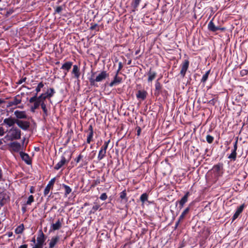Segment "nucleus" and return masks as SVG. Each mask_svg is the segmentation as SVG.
Wrapping results in <instances>:
<instances>
[{"instance_id": "1", "label": "nucleus", "mask_w": 248, "mask_h": 248, "mask_svg": "<svg viewBox=\"0 0 248 248\" xmlns=\"http://www.w3.org/2000/svg\"><path fill=\"white\" fill-rule=\"evenodd\" d=\"M21 131L16 126H13L8 131V134L5 136V139L13 141L21 138Z\"/></svg>"}, {"instance_id": "2", "label": "nucleus", "mask_w": 248, "mask_h": 248, "mask_svg": "<svg viewBox=\"0 0 248 248\" xmlns=\"http://www.w3.org/2000/svg\"><path fill=\"white\" fill-rule=\"evenodd\" d=\"M95 73H92L91 77L89 78L90 84L91 86L98 87V85L96 84V82H101L104 80L108 76V74L105 71H102L95 78H93L94 75Z\"/></svg>"}, {"instance_id": "3", "label": "nucleus", "mask_w": 248, "mask_h": 248, "mask_svg": "<svg viewBox=\"0 0 248 248\" xmlns=\"http://www.w3.org/2000/svg\"><path fill=\"white\" fill-rule=\"evenodd\" d=\"M46 238V237L43 233L42 230H40L38 232L36 239L37 243L32 248H43Z\"/></svg>"}, {"instance_id": "4", "label": "nucleus", "mask_w": 248, "mask_h": 248, "mask_svg": "<svg viewBox=\"0 0 248 248\" xmlns=\"http://www.w3.org/2000/svg\"><path fill=\"white\" fill-rule=\"evenodd\" d=\"M211 170L216 178H218L222 176L224 173L223 163H218L217 164L215 165Z\"/></svg>"}, {"instance_id": "5", "label": "nucleus", "mask_w": 248, "mask_h": 248, "mask_svg": "<svg viewBox=\"0 0 248 248\" xmlns=\"http://www.w3.org/2000/svg\"><path fill=\"white\" fill-rule=\"evenodd\" d=\"M37 94L34 95L29 99V102L30 103H33V104L31 107V111L32 112H34L35 110L38 109L40 106L41 101L38 99Z\"/></svg>"}, {"instance_id": "6", "label": "nucleus", "mask_w": 248, "mask_h": 248, "mask_svg": "<svg viewBox=\"0 0 248 248\" xmlns=\"http://www.w3.org/2000/svg\"><path fill=\"white\" fill-rule=\"evenodd\" d=\"M237 143H238V137L235 139V142L233 143V148L232 150V153L228 156V158L231 160L234 161L236 160L237 153L236 151L237 149Z\"/></svg>"}, {"instance_id": "7", "label": "nucleus", "mask_w": 248, "mask_h": 248, "mask_svg": "<svg viewBox=\"0 0 248 248\" xmlns=\"http://www.w3.org/2000/svg\"><path fill=\"white\" fill-rule=\"evenodd\" d=\"M189 65V61L188 60H185L181 64V71L180 74L182 78L186 76V71L187 70Z\"/></svg>"}, {"instance_id": "8", "label": "nucleus", "mask_w": 248, "mask_h": 248, "mask_svg": "<svg viewBox=\"0 0 248 248\" xmlns=\"http://www.w3.org/2000/svg\"><path fill=\"white\" fill-rule=\"evenodd\" d=\"M208 29L210 31L214 32L217 31H224L226 29L224 27L215 26L214 23L213 22V19H212L211 21H210L208 24Z\"/></svg>"}, {"instance_id": "9", "label": "nucleus", "mask_w": 248, "mask_h": 248, "mask_svg": "<svg viewBox=\"0 0 248 248\" xmlns=\"http://www.w3.org/2000/svg\"><path fill=\"white\" fill-rule=\"evenodd\" d=\"M17 119L11 116L5 118L3 120V124L6 125V127H11L14 126L15 124H16Z\"/></svg>"}, {"instance_id": "10", "label": "nucleus", "mask_w": 248, "mask_h": 248, "mask_svg": "<svg viewBox=\"0 0 248 248\" xmlns=\"http://www.w3.org/2000/svg\"><path fill=\"white\" fill-rule=\"evenodd\" d=\"M72 154H70L68 156V158L66 160L65 157L64 155L61 156V160L59 161L54 167V169L56 170H58L61 169L66 163L69 162L71 158Z\"/></svg>"}, {"instance_id": "11", "label": "nucleus", "mask_w": 248, "mask_h": 248, "mask_svg": "<svg viewBox=\"0 0 248 248\" xmlns=\"http://www.w3.org/2000/svg\"><path fill=\"white\" fill-rule=\"evenodd\" d=\"M148 93L145 90H140L137 92L136 96L137 99L140 101H144L147 98Z\"/></svg>"}, {"instance_id": "12", "label": "nucleus", "mask_w": 248, "mask_h": 248, "mask_svg": "<svg viewBox=\"0 0 248 248\" xmlns=\"http://www.w3.org/2000/svg\"><path fill=\"white\" fill-rule=\"evenodd\" d=\"M16 124L20 128L24 131L28 130L30 126V123L29 121L18 119L17 120Z\"/></svg>"}, {"instance_id": "13", "label": "nucleus", "mask_w": 248, "mask_h": 248, "mask_svg": "<svg viewBox=\"0 0 248 248\" xmlns=\"http://www.w3.org/2000/svg\"><path fill=\"white\" fill-rule=\"evenodd\" d=\"M56 181V178L54 177L52 178L48 182V184L46 185V187L45 188L44 191V195L45 196H47L48 193H49V191L50 189H53L54 183Z\"/></svg>"}, {"instance_id": "14", "label": "nucleus", "mask_w": 248, "mask_h": 248, "mask_svg": "<svg viewBox=\"0 0 248 248\" xmlns=\"http://www.w3.org/2000/svg\"><path fill=\"white\" fill-rule=\"evenodd\" d=\"M245 207V204L243 203L237 208L235 212L234 213L233 216L232 217V222L234 221L236 218L238 217L239 215L242 213Z\"/></svg>"}, {"instance_id": "15", "label": "nucleus", "mask_w": 248, "mask_h": 248, "mask_svg": "<svg viewBox=\"0 0 248 248\" xmlns=\"http://www.w3.org/2000/svg\"><path fill=\"white\" fill-rule=\"evenodd\" d=\"M189 195L190 193L188 191H187L185 195L181 198V199L180 201H178L176 202V203L177 202L179 203V207L180 209L184 207V204L187 202L188 198Z\"/></svg>"}, {"instance_id": "16", "label": "nucleus", "mask_w": 248, "mask_h": 248, "mask_svg": "<svg viewBox=\"0 0 248 248\" xmlns=\"http://www.w3.org/2000/svg\"><path fill=\"white\" fill-rule=\"evenodd\" d=\"M9 146L15 152H19L21 150V145L17 141H14L9 144Z\"/></svg>"}, {"instance_id": "17", "label": "nucleus", "mask_w": 248, "mask_h": 248, "mask_svg": "<svg viewBox=\"0 0 248 248\" xmlns=\"http://www.w3.org/2000/svg\"><path fill=\"white\" fill-rule=\"evenodd\" d=\"M14 115L16 116V119L21 120L27 118V115L25 111L16 110L14 112Z\"/></svg>"}, {"instance_id": "18", "label": "nucleus", "mask_w": 248, "mask_h": 248, "mask_svg": "<svg viewBox=\"0 0 248 248\" xmlns=\"http://www.w3.org/2000/svg\"><path fill=\"white\" fill-rule=\"evenodd\" d=\"M163 89L162 85L159 82V79L156 80L155 83V90L154 94L156 96H158L161 93V90Z\"/></svg>"}, {"instance_id": "19", "label": "nucleus", "mask_w": 248, "mask_h": 248, "mask_svg": "<svg viewBox=\"0 0 248 248\" xmlns=\"http://www.w3.org/2000/svg\"><path fill=\"white\" fill-rule=\"evenodd\" d=\"M19 154L22 160H23L27 164L31 165V159L28 154L23 152H20Z\"/></svg>"}, {"instance_id": "20", "label": "nucleus", "mask_w": 248, "mask_h": 248, "mask_svg": "<svg viewBox=\"0 0 248 248\" xmlns=\"http://www.w3.org/2000/svg\"><path fill=\"white\" fill-rule=\"evenodd\" d=\"M63 218H62L61 221L59 219L55 223H53L51 226V230L55 231L59 230L62 226V222Z\"/></svg>"}, {"instance_id": "21", "label": "nucleus", "mask_w": 248, "mask_h": 248, "mask_svg": "<svg viewBox=\"0 0 248 248\" xmlns=\"http://www.w3.org/2000/svg\"><path fill=\"white\" fill-rule=\"evenodd\" d=\"M122 82V78L120 77H119L118 76H117V75H115L114 77L113 80L111 81V82L109 84V86L110 87H113L115 85L121 83Z\"/></svg>"}, {"instance_id": "22", "label": "nucleus", "mask_w": 248, "mask_h": 248, "mask_svg": "<svg viewBox=\"0 0 248 248\" xmlns=\"http://www.w3.org/2000/svg\"><path fill=\"white\" fill-rule=\"evenodd\" d=\"M21 102V99L20 98L19 95L16 96L14 99L10 101L9 103V106H16L19 104Z\"/></svg>"}, {"instance_id": "23", "label": "nucleus", "mask_w": 248, "mask_h": 248, "mask_svg": "<svg viewBox=\"0 0 248 248\" xmlns=\"http://www.w3.org/2000/svg\"><path fill=\"white\" fill-rule=\"evenodd\" d=\"M72 73L74 75L75 78H76L77 79L79 78L80 77V73L79 68L78 67V66L77 65H74L73 66V70L72 71Z\"/></svg>"}, {"instance_id": "24", "label": "nucleus", "mask_w": 248, "mask_h": 248, "mask_svg": "<svg viewBox=\"0 0 248 248\" xmlns=\"http://www.w3.org/2000/svg\"><path fill=\"white\" fill-rule=\"evenodd\" d=\"M60 237L59 236L57 235L53 237L50 240V242L49 244V248H53L56 244L59 241Z\"/></svg>"}, {"instance_id": "25", "label": "nucleus", "mask_w": 248, "mask_h": 248, "mask_svg": "<svg viewBox=\"0 0 248 248\" xmlns=\"http://www.w3.org/2000/svg\"><path fill=\"white\" fill-rule=\"evenodd\" d=\"M72 64L73 62H66L62 64L61 69L66 71V72L65 73V75L71 68Z\"/></svg>"}, {"instance_id": "26", "label": "nucleus", "mask_w": 248, "mask_h": 248, "mask_svg": "<svg viewBox=\"0 0 248 248\" xmlns=\"http://www.w3.org/2000/svg\"><path fill=\"white\" fill-rule=\"evenodd\" d=\"M40 106H41V108L42 109L43 111V116L44 118L47 117L48 116V110L46 108V104L45 103V102H43V101H42L41 103Z\"/></svg>"}, {"instance_id": "27", "label": "nucleus", "mask_w": 248, "mask_h": 248, "mask_svg": "<svg viewBox=\"0 0 248 248\" xmlns=\"http://www.w3.org/2000/svg\"><path fill=\"white\" fill-rule=\"evenodd\" d=\"M148 76V82H152L156 77V73L155 71H152L151 68L147 74Z\"/></svg>"}, {"instance_id": "28", "label": "nucleus", "mask_w": 248, "mask_h": 248, "mask_svg": "<svg viewBox=\"0 0 248 248\" xmlns=\"http://www.w3.org/2000/svg\"><path fill=\"white\" fill-rule=\"evenodd\" d=\"M62 186L64 189V196L67 197L72 192V189L70 186L64 184H62Z\"/></svg>"}, {"instance_id": "29", "label": "nucleus", "mask_w": 248, "mask_h": 248, "mask_svg": "<svg viewBox=\"0 0 248 248\" xmlns=\"http://www.w3.org/2000/svg\"><path fill=\"white\" fill-rule=\"evenodd\" d=\"M189 210H190V207H189V206L186 207L184 210V211L182 213L181 215L179 217V221H182L184 219L185 216L189 212Z\"/></svg>"}, {"instance_id": "30", "label": "nucleus", "mask_w": 248, "mask_h": 248, "mask_svg": "<svg viewBox=\"0 0 248 248\" xmlns=\"http://www.w3.org/2000/svg\"><path fill=\"white\" fill-rule=\"evenodd\" d=\"M37 97L38 98V99L40 100L41 101H43V102H45L46 99H50L51 98L50 96H48V95H47V93H46V92L45 93H42L39 96H37Z\"/></svg>"}, {"instance_id": "31", "label": "nucleus", "mask_w": 248, "mask_h": 248, "mask_svg": "<svg viewBox=\"0 0 248 248\" xmlns=\"http://www.w3.org/2000/svg\"><path fill=\"white\" fill-rule=\"evenodd\" d=\"M24 230V224H21L15 229V232L16 234H21L23 232Z\"/></svg>"}, {"instance_id": "32", "label": "nucleus", "mask_w": 248, "mask_h": 248, "mask_svg": "<svg viewBox=\"0 0 248 248\" xmlns=\"http://www.w3.org/2000/svg\"><path fill=\"white\" fill-rule=\"evenodd\" d=\"M141 0H133L132 1L131 5L134 9V11L137 10V8Z\"/></svg>"}, {"instance_id": "33", "label": "nucleus", "mask_w": 248, "mask_h": 248, "mask_svg": "<svg viewBox=\"0 0 248 248\" xmlns=\"http://www.w3.org/2000/svg\"><path fill=\"white\" fill-rule=\"evenodd\" d=\"M106 152L100 150L97 156V159L100 161L103 159L106 156Z\"/></svg>"}, {"instance_id": "34", "label": "nucleus", "mask_w": 248, "mask_h": 248, "mask_svg": "<svg viewBox=\"0 0 248 248\" xmlns=\"http://www.w3.org/2000/svg\"><path fill=\"white\" fill-rule=\"evenodd\" d=\"M127 194L125 190H123L120 193V198L122 200H124L125 202H127L128 198L127 197Z\"/></svg>"}, {"instance_id": "35", "label": "nucleus", "mask_w": 248, "mask_h": 248, "mask_svg": "<svg viewBox=\"0 0 248 248\" xmlns=\"http://www.w3.org/2000/svg\"><path fill=\"white\" fill-rule=\"evenodd\" d=\"M110 142V140H108V141H105L104 144L101 146L100 150L104 151L106 152L108 148V145Z\"/></svg>"}, {"instance_id": "36", "label": "nucleus", "mask_w": 248, "mask_h": 248, "mask_svg": "<svg viewBox=\"0 0 248 248\" xmlns=\"http://www.w3.org/2000/svg\"><path fill=\"white\" fill-rule=\"evenodd\" d=\"M89 160V158H85V159H83V158L82 159H81V163L80 164L78 167L82 168L84 166H87L88 164Z\"/></svg>"}, {"instance_id": "37", "label": "nucleus", "mask_w": 248, "mask_h": 248, "mask_svg": "<svg viewBox=\"0 0 248 248\" xmlns=\"http://www.w3.org/2000/svg\"><path fill=\"white\" fill-rule=\"evenodd\" d=\"M148 195L146 193H143L140 197V201L144 203L148 200Z\"/></svg>"}, {"instance_id": "38", "label": "nucleus", "mask_w": 248, "mask_h": 248, "mask_svg": "<svg viewBox=\"0 0 248 248\" xmlns=\"http://www.w3.org/2000/svg\"><path fill=\"white\" fill-rule=\"evenodd\" d=\"M210 73V70L207 71L205 73V74L202 77V78L201 81V82L205 83L207 81Z\"/></svg>"}, {"instance_id": "39", "label": "nucleus", "mask_w": 248, "mask_h": 248, "mask_svg": "<svg viewBox=\"0 0 248 248\" xmlns=\"http://www.w3.org/2000/svg\"><path fill=\"white\" fill-rule=\"evenodd\" d=\"M63 7H64V6H59L56 7H54L55 9L54 14H60L63 9Z\"/></svg>"}, {"instance_id": "40", "label": "nucleus", "mask_w": 248, "mask_h": 248, "mask_svg": "<svg viewBox=\"0 0 248 248\" xmlns=\"http://www.w3.org/2000/svg\"><path fill=\"white\" fill-rule=\"evenodd\" d=\"M93 133L88 132L86 142L90 144L91 141H93Z\"/></svg>"}, {"instance_id": "41", "label": "nucleus", "mask_w": 248, "mask_h": 248, "mask_svg": "<svg viewBox=\"0 0 248 248\" xmlns=\"http://www.w3.org/2000/svg\"><path fill=\"white\" fill-rule=\"evenodd\" d=\"M44 86V84L43 82H40L37 87L35 89L36 93L35 94H38V93L41 91V88H42Z\"/></svg>"}, {"instance_id": "42", "label": "nucleus", "mask_w": 248, "mask_h": 248, "mask_svg": "<svg viewBox=\"0 0 248 248\" xmlns=\"http://www.w3.org/2000/svg\"><path fill=\"white\" fill-rule=\"evenodd\" d=\"M34 197L33 196V195H31L28 197V200L26 202V204L31 205V204L33 202H34Z\"/></svg>"}, {"instance_id": "43", "label": "nucleus", "mask_w": 248, "mask_h": 248, "mask_svg": "<svg viewBox=\"0 0 248 248\" xmlns=\"http://www.w3.org/2000/svg\"><path fill=\"white\" fill-rule=\"evenodd\" d=\"M46 93H47V95H48V96H50V97L51 98L52 96H53V95L55 93V91L53 88H51L47 90Z\"/></svg>"}, {"instance_id": "44", "label": "nucleus", "mask_w": 248, "mask_h": 248, "mask_svg": "<svg viewBox=\"0 0 248 248\" xmlns=\"http://www.w3.org/2000/svg\"><path fill=\"white\" fill-rule=\"evenodd\" d=\"M100 207V205L99 204H98L97 202H94L91 212L94 213Z\"/></svg>"}, {"instance_id": "45", "label": "nucleus", "mask_w": 248, "mask_h": 248, "mask_svg": "<svg viewBox=\"0 0 248 248\" xmlns=\"http://www.w3.org/2000/svg\"><path fill=\"white\" fill-rule=\"evenodd\" d=\"M206 140L208 143L211 144L214 141V138L210 135H207L206 136Z\"/></svg>"}, {"instance_id": "46", "label": "nucleus", "mask_w": 248, "mask_h": 248, "mask_svg": "<svg viewBox=\"0 0 248 248\" xmlns=\"http://www.w3.org/2000/svg\"><path fill=\"white\" fill-rule=\"evenodd\" d=\"M91 27H90V30H95L97 31H99V26L97 24H93L91 23Z\"/></svg>"}, {"instance_id": "47", "label": "nucleus", "mask_w": 248, "mask_h": 248, "mask_svg": "<svg viewBox=\"0 0 248 248\" xmlns=\"http://www.w3.org/2000/svg\"><path fill=\"white\" fill-rule=\"evenodd\" d=\"M83 158V155L81 154H80L78 156V157L75 159V161L76 162V163L77 164H78V163H79V162L81 160V159H82Z\"/></svg>"}, {"instance_id": "48", "label": "nucleus", "mask_w": 248, "mask_h": 248, "mask_svg": "<svg viewBox=\"0 0 248 248\" xmlns=\"http://www.w3.org/2000/svg\"><path fill=\"white\" fill-rule=\"evenodd\" d=\"M248 74V70L246 69H243L240 71V74L241 77H244Z\"/></svg>"}, {"instance_id": "49", "label": "nucleus", "mask_w": 248, "mask_h": 248, "mask_svg": "<svg viewBox=\"0 0 248 248\" xmlns=\"http://www.w3.org/2000/svg\"><path fill=\"white\" fill-rule=\"evenodd\" d=\"M107 198L108 196L106 193H102L99 197L100 199L102 201L106 200L107 199Z\"/></svg>"}, {"instance_id": "50", "label": "nucleus", "mask_w": 248, "mask_h": 248, "mask_svg": "<svg viewBox=\"0 0 248 248\" xmlns=\"http://www.w3.org/2000/svg\"><path fill=\"white\" fill-rule=\"evenodd\" d=\"M27 79V78L26 77H24V78H22L21 79H20V80H19L17 82V84H22L23 82H25V81Z\"/></svg>"}, {"instance_id": "51", "label": "nucleus", "mask_w": 248, "mask_h": 248, "mask_svg": "<svg viewBox=\"0 0 248 248\" xmlns=\"http://www.w3.org/2000/svg\"><path fill=\"white\" fill-rule=\"evenodd\" d=\"M136 130H137V136H139L140 135L141 129L140 126H137L136 127Z\"/></svg>"}, {"instance_id": "52", "label": "nucleus", "mask_w": 248, "mask_h": 248, "mask_svg": "<svg viewBox=\"0 0 248 248\" xmlns=\"http://www.w3.org/2000/svg\"><path fill=\"white\" fill-rule=\"evenodd\" d=\"M5 133L4 128L0 126V136H3Z\"/></svg>"}, {"instance_id": "53", "label": "nucleus", "mask_w": 248, "mask_h": 248, "mask_svg": "<svg viewBox=\"0 0 248 248\" xmlns=\"http://www.w3.org/2000/svg\"><path fill=\"white\" fill-rule=\"evenodd\" d=\"M88 132L93 133V125L92 124H90L89 126Z\"/></svg>"}, {"instance_id": "54", "label": "nucleus", "mask_w": 248, "mask_h": 248, "mask_svg": "<svg viewBox=\"0 0 248 248\" xmlns=\"http://www.w3.org/2000/svg\"><path fill=\"white\" fill-rule=\"evenodd\" d=\"M100 183V180L99 178H97L95 180H94V185H99V184Z\"/></svg>"}, {"instance_id": "55", "label": "nucleus", "mask_w": 248, "mask_h": 248, "mask_svg": "<svg viewBox=\"0 0 248 248\" xmlns=\"http://www.w3.org/2000/svg\"><path fill=\"white\" fill-rule=\"evenodd\" d=\"M0 181H4V179L2 178V171L1 168H0Z\"/></svg>"}, {"instance_id": "56", "label": "nucleus", "mask_w": 248, "mask_h": 248, "mask_svg": "<svg viewBox=\"0 0 248 248\" xmlns=\"http://www.w3.org/2000/svg\"><path fill=\"white\" fill-rule=\"evenodd\" d=\"M167 93H168L167 91L166 90L163 89L161 90L160 94L164 95V94H167Z\"/></svg>"}, {"instance_id": "57", "label": "nucleus", "mask_w": 248, "mask_h": 248, "mask_svg": "<svg viewBox=\"0 0 248 248\" xmlns=\"http://www.w3.org/2000/svg\"><path fill=\"white\" fill-rule=\"evenodd\" d=\"M123 67V64L122 62H119V66H118V69L121 70L122 68Z\"/></svg>"}, {"instance_id": "58", "label": "nucleus", "mask_w": 248, "mask_h": 248, "mask_svg": "<svg viewBox=\"0 0 248 248\" xmlns=\"http://www.w3.org/2000/svg\"><path fill=\"white\" fill-rule=\"evenodd\" d=\"M28 245L27 244H23L21 245L18 247V248H28Z\"/></svg>"}, {"instance_id": "59", "label": "nucleus", "mask_w": 248, "mask_h": 248, "mask_svg": "<svg viewBox=\"0 0 248 248\" xmlns=\"http://www.w3.org/2000/svg\"><path fill=\"white\" fill-rule=\"evenodd\" d=\"M22 211L23 213H25L26 212V207L25 206H23L22 207Z\"/></svg>"}, {"instance_id": "60", "label": "nucleus", "mask_w": 248, "mask_h": 248, "mask_svg": "<svg viewBox=\"0 0 248 248\" xmlns=\"http://www.w3.org/2000/svg\"><path fill=\"white\" fill-rule=\"evenodd\" d=\"M30 192L31 193H34V187L33 186H31L30 189Z\"/></svg>"}, {"instance_id": "61", "label": "nucleus", "mask_w": 248, "mask_h": 248, "mask_svg": "<svg viewBox=\"0 0 248 248\" xmlns=\"http://www.w3.org/2000/svg\"><path fill=\"white\" fill-rule=\"evenodd\" d=\"M209 103L212 104L213 105H214V104H215L214 99H211V100H210L209 101Z\"/></svg>"}, {"instance_id": "62", "label": "nucleus", "mask_w": 248, "mask_h": 248, "mask_svg": "<svg viewBox=\"0 0 248 248\" xmlns=\"http://www.w3.org/2000/svg\"><path fill=\"white\" fill-rule=\"evenodd\" d=\"M181 221H179V218H178V221L176 222L175 223V226L176 227L178 226V225H179V223L181 222Z\"/></svg>"}, {"instance_id": "63", "label": "nucleus", "mask_w": 248, "mask_h": 248, "mask_svg": "<svg viewBox=\"0 0 248 248\" xmlns=\"http://www.w3.org/2000/svg\"><path fill=\"white\" fill-rule=\"evenodd\" d=\"M32 242H33V243H35V237H33L32 239H31V241Z\"/></svg>"}, {"instance_id": "64", "label": "nucleus", "mask_w": 248, "mask_h": 248, "mask_svg": "<svg viewBox=\"0 0 248 248\" xmlns=\"http://www.w3.org/2000/svg\"><path fill=\"white\" fill-rule=\"evenodd\" d=\"M120 71H121V70H119L118 69V70H117V71L115 73V75H117V76H118Z\"/></svg>"}]
</instances>
